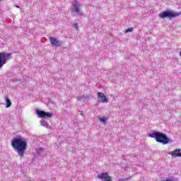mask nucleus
Returning <instances> with one entry per match:
<instances>
[{"mask_svg":"<svg viewBox=\"0 0 181 181\" xmlns=\"http://www.w3.org/2000/svg\"><path fill=\"white\" fill-rule=\"evenodd\" d=\"M75 28L76 29V30H78V26L77 23H75Z\"/></svg>","mask_w":181,"mask_h":181,"instance_id":"nucleus-15","label":"nucleus"},{"mask_svg":"<svg viewBox=\"0 0 181 181\" xmlns=\"http://www.w3.org/2000/svg\"><path fill=\"white\" fill-rule=\"evenodd\" d=\"M98 179L104 181H112V177L108 175V173H102L98 175Z\"/></svg>","mask_w":181,"mask_h":181,"instance_id":"nucleus-7","label":"nucleus"},{"mask_svg":"<svg viewBox=\"0 0 181 181\" xmlns=\"http://www.w3.org/2000/svg\"><path fill=\"white\" fill-rule=\"evenodd\" d=\"M16 8H18L19 9V8H21L19 6H16Z\"/></svg>","mask_w":181,"mask_h":181,"instance_id":"nucleus-16","label":"nucleus"},{"mask_svg":"<svg viewBox=\"0 0 181 181\" xmlns=\"http://www.w3.org/2000/svg\"><path fill=\"white\" fill-rule=\"evenodd\" d=\"M49 40L52 46H55L56 47H62V42L60 40H57V38L49 37Z\"/></svg>","mask_w":181,"mask_h":181,"instance_id":"nucleus-6","label":"nucleus"},{"mask_svg":"<svg viewBox=\"0 0 181 181\" xmlns=\"http://www.w3.org/2000/svg\"><path fill=\"white\" fill-rule=\"evenodd\" d=\"M159 18L161 19H165L168 18V19H173V18H177V16H180V13H176L173 11H163L158 15Z\"/></svg>","mask_w":181,"mask_h":181,"instance_id":"nucleus-3","label":"nucleus"},{"mask_svg":"<svg viewBox=\"0 0 181 181\" xmlns=\"http://www.w3.org/2000/svg\"><path fill=\"white\" fill-rule=\"evenodd\" d=\"M98 98L100 103H108V99H107V96L103 93H98Z\"/></svg>","mask_w":181,"mask_h":181,"instance_id":"nucleus-8","label":"nucleus"},{"mask_svg":"<svg viewBox=\"0 0 181 181\" xmlns=\"http://www.w3.org/2000/svg\"><path fill=\"white\" fill-rule=\"evenodd\" d=\"M36 114L38 115L40 118H52V117H53V113L43 112L40 110H36Z\"/></svg>","mask_w":181,"mask_h":181,"instance_id":"nucleus-5","label":"nucleus"},{"mask_svg":"<svg viewBox=\"0 0 181 181\" xmlns=\"http://www.w3.org/2000/svg\"><path fill=\"white\" fill-rule=\"evenodd\" d=\"M4 100L6 101V108H9V107H11L12 105V102H11V100L9 99V98L8 97H5Z\"/></svg>","mask_w":181,"mask_h":181,"instance_id":"nucleus-11","label":"nucleus"},{"mask_svg":"<svg viewBox=\"0 0 181 181\" xmlns=\"http://www.w3.org/2000/svg\"><path fill=\"white\" fill-rule=\"evenodd\" d=\"M12 54L6 53L5 52H0V69L5 66L8 60L11 59Z\"/></svg>","mask_w":181,"mask_h":181,"instance_id":"nucleus-4","label":"nucleus"},{"mask_svg":"<svg viewBox=\"0 0 181 181\" xmlns=\"http://www.w3.org/2000/svg\"><path fill=\"white\" fill-rule=\"evenodd\" d=\"M168 154L171 155V156H174V158H181V150L175 149L173 151H170Z\"/></svg>","mask_w":181,"mask_h":181,"instance_id":"nucleus-9","label":"nucleus"},{"mask_svg":"<svg viewBox=\"0 0 181 181\" xmlns=\"http://www.w3.org/2000/svg\"><path fill=\"white\" fill-rule=\"evenodd\" d=\"M0 1H2V0H0Z\"/></svg>","mask_w":181,"mask_h":181,"instance_id":"nucleus-17","label":"nucleus"},{"mask_svg":"<svg viewBox=\"0 0 181 181\" xmlns=\"http://www.w3.org/2000/svg\"><path fill=\"white\" fill-rule=\"evenodd\" d=\"M100 122H103V124H105L107 122V118L106 117H100L99 118Z\"/></svg>","mask_w":181,"mask_h":181,"instance_id":"nucleus-12","label":"nucleus"},{"mask_svg":"<svg viewBox=\"0 0 181 181\" xmlns=\"http://www.w3.org/2000/svg\"><path fill=\"white\" fill-rule=\"evenodd\" d=\"M134 30V28H129L126 30V33H128V32H132Z\"/></svg>","mask_w":181,"mask_h":181,"instance_id":"nucleus-14","label":"nucleus"},{"mask_svg":"<svg viewBox=\"0 0 181 181\" xmlns=\"http://www.w3.org/2000/svg\"><path fill=\"white\" fill-rule=\"evenodd\" d=\"M72 12H76V13H80V6H78V2L74 1V4H72Z\"/></svg>","mask_w":181,"mask_h":181,"instance_id":"nucleus-10","label":"nucleus"},{"mask_svg":"<svg viewBox=\"0 0 181 181\" xmlns=\"http://www.w3.org/2000/svg\"><path fill=\"white\" fill-rule=\"evenodd\" d=\"M40 124L42 127H47V123L45 120H41Z\"/></svg>","mask_w":181,"mask_h":181,"instance_id":"nucleus-13","label":"nucleus"},{"mask_svg":"<svg viewBox=\"0 0 181 181\" xmlns=\"http://www.w3.org/2000/svg\"><path fill=\"white\" fill-rule=\"evenodd\" d=\"M11 146L16 151L20 158H23L28 148V142L22 138H14L11 141Z\"/></svg>","mask_w":181,"mask_h":181,"instance_id":"nucleus-1","label":"nucleus"},{"mask_svg":"<svg viewBox=\"0 0 181 181\" xmlns=\"http://www.w3.org/2000/svg\"><path fill=\"white\" fill-rule=\"evenodd\" d=\"M148 136L150 138H154L156 142L162 144V145H168L170 142V139L166 136V134L160 132H152L149 134Z\"/></svg>","mask_w":181,"mask_h":181,"instance_id":"nucleus-2","label":"nucleus"}]
</instances>
